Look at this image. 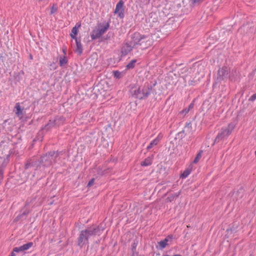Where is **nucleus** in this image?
Returning a JSON list of instances; mask_svg holds the SVG:
<instances>
[{"label":"nucleus","instance_id":"nucleus-1","mask_svg":"<svg viewBox=\"0 0 256 256\" xmlns=\"http://www.w3.org/2000/svg\"><path fill=\"white\" fill-rule=\"evenodd\" d=\"M104 228L101 229L100 226L89 227L80 232L78 238V246L80 248L88 244V240L92 237L100 236L102 234Z\"/></svg>","mask_w":256,"mask_h":256},{"label":"nucleus","instance_id":"nucleus-2","mask_svg":"<svg viewBox=\"0 0 256 256\" xmlns=\"http://www.w3.org/2000/svg\"><path fill=\"white\" fill-rule=\"evenodd\" d=\"M152 86L149 84H145L140 86H134L131 88L130 92L132 96L140 100L146 99L151 93Z\"/></svg>","mask_w":256,"mask_h":256},{"label":"nucleus","instance_id":"nucleus-3","mask_svg":"<svg viewBox=\"0 0 256 256\" xmlns=\"http://www.w3.org/2000/svg\"><path fill=\"white\" fill-rule=\"evenodd\" d=\"M62 154V152L60 151L48 152L40 157L39 162L42 166L49 167L58 161L60 159V156Z\"/></svg>","mask_w":256,"mask_h":256},{"label":"nucleus","instance_id":"nucleus-4","mask_svg":"<svg viewBox=\"0 0 256 256\" xmlns=\"http://www.w3.org/2000/svg\"><path fill=\"white\" fill-rule=\"evenodd\" d=\"M235 128V125L233 123L229 124L227 127L222 128L220 131L218 132L216 137L215 138L214 144L218 143L222 140H224L228 137Z\"/></svg>","mask_w":256,"mask_h":256},{"label":"nucleus","instance_id":"nucleus-5","mask_svg":"<svg viewBox=\"0 0 256 256\" xmlns=\"http://www.w3.org/2000/svg\"><path fill=\"white\" fill-rule=\"evenodd\" d=\"M130 40H127L128 44L133 47L136 48L138 46H142L148 37L144 35H142L139 32H136L130 35Z\"/></svg>","mask_w":256,"mask_h":256},{"label":"nucleus","instance_id":"nucleus-6","mask_svg":"<svg viewBox=\"0 0 256 256\" xmlns=\"http://www.w3.org/2000/svg\"><path fill=\"white\" fill-rule=\"evenodd\" d=\"M230 72V69L227 66H223L222 68H220L218 72V82H220L221 81L226 79Z\"/></svg>","mask_w":256,"mask_h":256},{"label":"nucleus","instance_id":"nucleus-7","mask_svg":"<svg viewBox=\"0 0 256 256\" xmlns=\"http://www.w3.org/2000/svg\"><path fill=\"white\" fill-rule=\"evenodd\" d=\"M124 2L122 0H120L116 5L114 13L118 14L120 18H123L124 16Z\"/></svg>","mask_w":256,"mask_h":256},{"label":"nucleus","instance_id":"nucleus-8","mask_svg":"<svg viewBox=\"0 0 256 256\" xmlns=\"http://www.w3.org/2000/svg\"><path fill=\"white\" fill-rule=\"evenodd\" d=\"M133 47L131 46L127 41L125 42L122 45L121 48V56H125L128 55L132 50Z\"/></svg>","mask_w":256,"mask_h":256},{"label":"nucleus","instance_id":"nucleus-9","mask_svg":"<svg viewBox=\"0 0 256 256\" xmlns=\"http://www.w3.org/2000/svg\"><path fill=\"white\" fill-rule=\"evenodd\" d=\"M54 126H56V125L54 124V120L52 119L50 120L48 122L43 128H41V131L42 132H48Z\"/></svg>","mask_w":256,"mask_h":256},{"label":"nucleus","instance_id":"nucleus-10","mask_svg":"<svg viewBox=\"0 0 256 256\" xmlns=\"http://www.w3.org/2000/svg\"><path fill=\"white\" fill-rule=\"evenodd\" d=\"M74 40L76 43V49L75 50V52L77 53L78 55L80 56L83 52V48L81 43V40L80 38H76Z\"/></svg>","mask_w":256,"mask_h":256},{"label":"nucleus","instance_id":"nucleus-11","mask_svg":"<svg viewBox=\"0 0 256 256\" xmlns=\"http://www.w3.org/2000/svg\"><path fill=\"white\" fill-rule=\"evenodd\" d=\"M81 26V24L79 22H78L76 24V26L72 28V32L70 34V37L74 39H76L78 38L76 37V36L78 34V28H80Z\"/></svg>","mask_w":256,"mask_h":256},{"label":"nucleus","instance_id":"nucleus-12","mask_svg":"<svg viewBox=\"0 0 256 256\" xmlns=\"http://www.w3.org/2000/svg\"><path fill=\"white\" fill-rule=\"evenodd\" d=\"M52 120L54 122L56 126H59L64 124L65 118L62 116H56Z\"/></svg>","mask_w":256,"mask_h":256},{"label":"nucleus","instance_id":"nucleus-13","mask_svg":"<svg viewBox=\"0 0 256 256\" xmlns=\"http://www.w3.org/2000/svg\"><path fill=\"white\" fill-rule=\"evenodd\" d=\"M102 35V34L99 30L98 28H96L93 30L91 32L90 37L92 40H96L98 38H100Z\"/></svg>","mask_w":256,"mask_h":256},{"label":"nucleus","instance_id":"nucleus-14","mask_svg":"<svg viewBox=\"0 0 256 256\" xmlns=\"http://www.w3.org/2000/svg\"><path fill=\"white\" fill-rule=\"evenodd\" d=\"M15 108L16 110V114L20 118H22L24 116V108H22L20 106V103H16L15 106Z\"/></svg>","mask_w":256,"mask_h":256},{"label":"nucleus","instance_id":"nucleus-15","mask_svg":"<svg viewBox=\"0 0 256 256\" xmlns=\"http://www.w3.org/2000/svg\"><path fill=\"white\" fill-rule=\"evenodd\" d=\"M110 27L109 22L106 23L105 24H100L98 26V28L102 34H104Z\"/></svg>","mask_w":256,"mask_h":256},{"label":"nucleus","instance_id":"nucleus-16","mask_svg":"<svg viewBox=\"0 0 256 256\" xmlns=\"http://www.w3.org/2000/svg\"><path fill=\"white\" fill-rule=\"evenodd\" d=\"M152 156H148L146 158L144 161L142 162L140 165L142 166H147L152 164Z\"/></svg>","mask_w":256,"mask_h":256},{"label":"nucleus","instance_id":"nucleus-17","mask_svg":"<svg viewBox=\"0 0 256 256\" xmlns=\"http://www.w3.org/2000/svg\"><path fill=\"white\" fill-rule=\"evenodd\" d=\"M29 210L26 208H24L22 210L20 213L16 216V220L17 221L21 218H22L24 217H26V216L28 214Z\"/></svg>","mask_w":256,"mask_h":256},{"label":"nucleus","instance_id":"nucleus-18","mask_svg":"<svg viewBox=\"0 0 256 256\" xmlns=\"http://www.w3.org/2000/svg\"><path fill=\"white\" fill-rule=\"evenodd\" d=\"M68 62V60L66 56H60V66H63L66 64Z\"/></svg>","mask_w":256,"mask_h":256},{"label":"nucleus","instance_id":"nucleus-19","mask_svg":"<svg viewBox=\"0 0 256 256\" xmlns=\"http://www.w3.org/2000/svg\"><path fill=\"white\" fill-rule=\"evenodd\" d=\"M137 62L136 59L132 60L130 62H128L126 66V70H131L135 67L136 64Z\"/></svg>","mask_w":256,"mask_h":256},{"label":"nucleus","instance_id":"nucleus-20","mask_svg":"<svg viewBox=\"0 0 256 256\" xmlns=\"http://www.w3.org/2000/svg\"><path fill=\"white\" fill-rule=\"evenodd\" d=\"M138 244V241H134L132 244V256H137L138 252H136V246Z\"/></svg>","mask_w":256,"mask_h":256},{"label":"nucleus","instance_id":"nucleus-21","mask_svg":"<svg viewBox=\"0 0 256 256\" xmlns=\"http://www.w3.org/2000/svg\"><path fill=\"white\" fill-rule=\"evenodd\" d=\"M192 172L191 168H188L185 170L180 176V178H186Z\"/></svg>","mask_w":256,"mask_h":256},{"label":"nucleus","instance_id":"nucleus-22","mask_svg":"<svg viewBox=\"0 0 256 256\" xmlns=\"http://www.w3.org/2000/svg\"><path fill=\"white\" fill-rule=\"evenodd\" d=\"M158 144V138H155L152 140L148 146H147V150H150L154 146H156Z\"/></svg>","mask_w":256,"mask_h":256},{"label":"nucleus","instance_id":"nucleus-23","mask_svg":"<svg viewBox=\"0 0 256 256\" xmlns=\"http://www.w3.org/2000/svg\"><path fill=\"white\" fill-rule=\"evenodd\" d=\"M35 165L34 162H32L31 160H28L24 165L25 170H27L30 168L34 166Z\"/></svg>","mask_w":256,"mask_h":256},{"label":"nucleus","instance_id":"nucleus-24","mask_svg":"<svg viewBox=\"0 0 256 256\" xmlns=\"http://www.w3.org/2000/svg\"><path fill=\"white\" fill-rule=\"evenodd\" d=\"M34 244L32 242H28L26 244H24L22 246V249L24 251L30 248Z\"/></svg>","mask_w":256,"mask_h":256},{"label":"nucleus","instance_id":"nucleus-25","mask_svg":"<svg viewBox=\"0 0 256 256\" xmlns=\"http://www.w3.org/2000/svg\"><path fill=\"white\" fill-rule=\"evenodd\" d=\"M203 152L202 150H200L198 154H196L195 158L192 162L193 164H196L200 160V158H202V154Z\"/></svg>","mask_w":256,"mask_h":256},{"label":"nucleus","instance_id":"nucleus-26","mask_svg":"<svg viewBox=\"0 0 256 256\" xmlns=\"http://www.w3.org/2000/svg\"><path fill=\"white\" fill-rule=\"evenodd\" d=\"M180 192H178L177 193H175L170 196L168 198V199L169 200L170 202L172 201L174 198H176L179 196L180 195Z\"/></svg>","mask_w":256,"mask_h":256},{"label":"nucleus","instance_id":"nucleus-27","mask_svg":"<svg viewBox=\"0 0 256 256\" xmlns=\"http://www.w3.org/2000/svg\"><path fill=\"white\" fill-rule=\"evenodd\" d=\"M113 74L114 77L116 78L120 79L122 76V73L118 70L114 71Z\"/></svg>","mask_w":256,"mask_h":256},{"label":"nucleus","instance_id":"nucleus-28","mask_svg":"<svg viewBox=\"0 0 256 256\" xmlns=\"http://www.w3.org/2000/svg\"><path fill=\"white\" fill-rule=\"evenodd\" d=\"M158 246H160V250H162L164 249V248H165L168 245V244H166L165 242H164L162 240H160V242H158Z\"/></svg>","mask_w":256,"mask_h":256},{"label":"nucleus","instance_id":"nucleus-29","mask_svg":"<svg viewBox=\"0 0 256 256\" xmlns=\"http://www.w3.org/2000/svg\"><path fill=\"white\" fill-rule=\"evenodd\" d=\"M172 238H173V236L172 235H168V236L164 240H162L164 242H165L166 244H168V242L169 241H172Z\"/></svg>","mask_w":256,"mask_h":256},{"label":"nucleus","instance_id":"nucleus-30","mask_svg":"<svg viewBox=\"0 0 256 256\" xmlns=\"http://www.w3.org/2000/svg\"><path fill=\"white\" fill-rule=\"evenodd\" d=\"M199 82H200L199 79L198 80H190L188 82V84L190 86H196V84H197Z\"/></svg>","mask_w":256,"mask_h":256},{"label":"nucleus","instance_id":"nucleus-31","mask_svg":"<svg viewBox=\"0 0 256 256\" xmlns=\"http://www.w3.org/2000/svg\"><path fill=\"white\" fill-rule=\"evenodd\" d=\"M14 252H24L23 250L22 249V246L19 247H15L14 248Z\"/></svg>","mask_w":256,"mask_h":256},{"label":"nucleus","instance_id":"nucleus-32","mask_svg":"<svg viewBox=\"0 0 256 256\" xmlns=\"http://www.w3.org/2000/svg\"><path fill=\"white\" fill-rule=\"evenodd\" d=\"M94 180H95V178H92L88 182V184H87V187L88 188H90L94 184Z\"/></svg>","mask_w":256,"mask_h":256},{"label":"nucleus","instance_id":"nucleus-33","mask_svg":"<svg viewBox=\"0 0 256 256\" xmlns=\"http://www.w3.org/2000/svg\"><path fill=\"white\" fill-rule=\"evenodd\" d=\"M58 10V8L55 6L54 4L52 7L51 8L50 14H52L56 12Z\"/></svg>","mask_w":256,"mask_h":256},{"label":"nucleus","instance_id":"nucleus-34","mask_svg":"<svg viewBox=\"0 0 256 256\" xmlns=\"http://www.w3.org/2000/svg\"><path fill=\"white\" fill-rule=\"evenodd\" d=\"M189 110L188 108H187L184 109L182 110L180 112V114H183L184 116L186 115V114H188L189 112Z\"/></svg>","mask_w":256,"mask_h":256},{"label":"nucleus","instance_id":"nucleus-35","mask_svg":"<svg viewBox=\"0 0 256 256\" xmlns=\"http://www.w3.org/2000/svg\"><path fill=\"white\" fill-rule=\"evenodd\" d=\"M256 100V92L253 94L248 99L249 101L254 102Z\"/></svg>","mask_w":256,"mask_h":256},{"label":"nucleus","instance_id":"nucleus-36","mask_svg":"<svg viewBox=\"0 0 256 256\" xmlns=\"http://www.w3.org/2000/svg\"><path fill=\"white\" fill-rule=\"evenodd\" d=\"M226 232H228V234H229L230 232V233H232V232H236V228H231L227 229Z\"/></svg>","mask_w":256,"mask_h":256},{"label":"nucleus","instance_id":"nucleus-37","mask_svg":"<svg viewBox=\"0 0 256 256\" xmlns=\"http://www.w3.org/2000/svg\"><path fill=\"white\" fill-rule=\"evenodd\" d=\"M178 135L180 136L181 138H182L186 136V134L184 133V130H182V131L178 133Z\"/></svg>","mask_w":256,"mask_h":256},{"label":"nucleus","instance_id":"nucleus-38","mask_svg":"<svg viewBox=\"0 0 256 256\" xmlns=\"http://www.w3.org/2000/svg\"><path fill=\"white\" fill-rule=\"evenodd\" d=\"M113 36V34L112 32H108L106 36V38H105V40H108V39L110 38V36Z\"/></svg>","mask_w":256,"mask_h":256},{"label":"nucleus","instance_id":"nucleus-39","mask_svg":"<svg viewBox=\"0 0 256 256\" xmlns=\"http://www.w3.org/2000/svg\"><path fill=\"white\" fill-rule=\"evenodd\" d=\"M162 138V136L160 134L156 138H158V142H159L160 141V140Z\"/></svg>","mask_w":256,"mask_h":256},{"label":"nucleus","instance_id":"nucleus-40","mask_svg":"<svg viewBox=\"0 0 256 256\" xmlns=\"http://www.w3.org/2000/svg\"><path fill=\"white\" fill-rule=\"evenodd\" d=\"M194 104L193 103H191V104L189 105L188 107V108H188V110H190V109H192V108H194Z\"/></svg>","mask_w":256,"mask_h":256},{"label":"nucleus","instance_id":"nucleus-41","mask_svg":"<svg viewBox=\"0 0 256 256\" xmlns=\"http://www.w3.org/2000/svg\"><path fill=\"white\" fill-rule=\"evenodd\" d=\"M192 4H196L200 2L202 0H190Z\"/></svg>","mask_w":256,"mask_h":256},{"label":"nucleus","instance_id":"nucleus-42","mask_svg":"<svg viewBox=\"0 0 256 256\" xmlns=\"http://www.w3.org/2000/svg\"><path fill=\"white\" fill-rule=\"evenodd\" d=\"M3 176V171L2 170H0V177L2 178Z\"/></svg>","mask_w":256,"mask_h":256},{"label":"nucleus","instance_id":"nucleus-43","mask_svg":"<svg viewBox=\"0 0 256 256\" xmlns=\"http://www.w3.org/2000/svg\"><path fill=\"white\" fill-rule=\"evenodd\" d=\"M100 239H99V240H96V241L94 242V243H95L97 245H98V244H100Z\"/></svg>","mask_w":256,"mask_h":256},{"label":"nucleus","instance_id":"nucleus-44","mask_svg":"<svg viewBox=\"0 0 256 256\" xmlns=\"http://www.w3.org/2000/svg\"><path fill=\"white\" fill-rule=\"evenodd\" d=\"M15 252H14V250H12V252L11 253L10 256H16V254H14Z\"/></svg>","mask_w":256,"mask_h":256},{"label":"nucleus","instance_id":"nucleus-45","mask_svg":"<svg viewBox=\"0 0 256 256\" xmlns=\"http://www.w3.org/2000/svg\"><path fill=\"white\" fill-rule=\"evenodd\" d=\"M63 52H64V54H66V50H63Z\"/></svg>","mask_w":256,"mask_h":256},{"label":"nucleus","instance_id":"nucleus-46","mask_svg":"<svg viewBox=\"0 0 256 256\" xmlns=\"http://www.w3.org/2000/svg\"><path fill=\"white\" fill-rule=\"evenodd\" d=\"M239 190H240V191H242H242L243 190L242 188H240Z\"/></svg>","mask_w":256,"mask_h":256},{"label":"nucleus","instance_id":"nucleus-47","mask_svg":"<svg viewBox=\"0 0 256 256\" xmlns=\"http://www.w3.org/2000/svg\"><path fill=\"white\" fill-rule=\"evenodd\" d=\"M190 124V123L186 124V126H188V125Z\"/></svg>","mask_w":256,"mask_h":256},{"label":"nucleus","instance_id":"nucleus-48","mask_svg":"<svg viewBox=\"0 0 256 256\" xmlns=\"http://www.w3.org/2000/svg\"><path fill=\"white\" fill-rule=\"evenodd\" d=\"M30 58H32V56L31 54L30 55Z\"/></svg>","mask_w":256,"mask_h":256}]
</instances>
